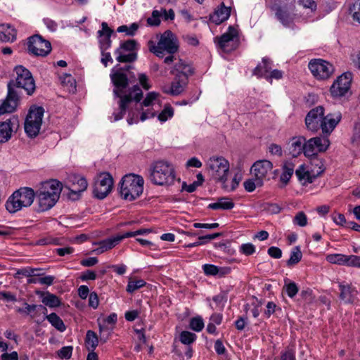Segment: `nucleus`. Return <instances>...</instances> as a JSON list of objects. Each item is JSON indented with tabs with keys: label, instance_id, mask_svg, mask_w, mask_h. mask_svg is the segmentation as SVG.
Instances as JSON below:
<instances>
[{
	"label": "nucleus",
	"instance_id": "5",
	"mask_svg": "<svg viewBox=\"0 0 360 360\" xmlns=\"http://www.w3.org/2000/svg\"><path fill=\"white\" fill-rule=\"evenodd\" d=\"M143 179L139 175L129 174L125 175L120 182L121 196L127 200H134L143 191Z\"/></svg>",
	"mask_w": 360,
	"mask_h": 360
},
{
	"label": "nucleus",
	"instance_id": "50",
	"mask_svg": "<svg viewBox=\"0 0 360 360\" xmlns=\"http://www.w3.org/2000/svg\"><path fill=\"white\" fill-rule=\"evenodd\" d=\"M244 188L248 192H252L256 187H260L263 185L262 182L255 177L248 179L244 182Z\"/></svg>",
	"mask_w": 360,
	"mask_h": 360
},
{
	"label": "nucleus",
	"instance_id": "32",
	"mask_svg": "<svg viewBox=\"0 0 360 360\" xmlns=\"http://www.w3.org/2000/svg\"><path fill=\"white\" fill-rule=\"evenodd\" d=\"M124 239L123 234H119L113 237L107 238L99 243L98 248L96 250L98 253H103L116 246L122 240Z\"/></svg>",
	"mask_w": 360,
	"mask_h": 360
},
{
	"label": "nucleus",
	"instance_id": "27",
	"mask_svg": "<svg viewBox=\"0 0 360 360\" xmlns=\"http://www.w3.org/2000/svg\"><path fill=\"white\" fill-rule=\"evenodd\" d=\"M274 10L276 18L283 26L290 27L293 23L294 16L290 13L286 6H276Z\"/></svg>",
	"mask_w": 360,
	"mask_h": 360
},
{
	"label": "nucleus",
	"instance_id": "33",
	"mask_svg": "<svg viewBox=\"0 0 360 360\" xmlns=\"http://www.w3.org/2000/svg\"><path fill=\"white\" fill-rule=\"evenodd\" d=\"M271 70V61L269 58H264L260 63L254 69L253 74L258 77L266 79Z\"/></svg>",
	"mask_w": 360,
	"mask_h": 360
},
{
	"label": "nucleus",
	"instance_id": "13",
	"mask_svg": "<svg viewBox=\"0 0 360 360\" xmlns=\"http://www.w3.org/2000/svg\"><path fill=\"white\" fill-rule=\"evenodd\" d=\"M311 74L317 79H326L329 78L334 72L333 65L323 59L311 60L308 65Z\"/></svg>",
	"mask_w": 360,
	"mask_h": 360
},
{
	"label": "nucleus",
	"instance_id": "52",
	"mask_svg": "<svg viewBox=\"0 0 360 360\" xmlns=\"http://www.w3.org/2000/svg\"><path fill=\"white\" fill-rule=\"evenodd\" d=\"M179 339L181 343L190 345L196 339V335L189 331H182L180 333Z\"/></svg>",
	"mask_w": 360,
	"mask_h": 360
},
{
	"label": "nucleus",
	"instance_id": "36",
	"mask_svg": "<svg viewBox=\"0 0 360 360\" xmlns=\"http://www.w3.org/2000/svg\"><path fill=\"white\" fill-rule=\"evenodd\" d=\"M295 165L291 162H286L283 166V172L280 176V181L286 185L290 181L294 172Z\"/></svg>",
	"mask_w": 360,
	"mask_h": 360
},
{
	"label": "nucleus",
	"instance_id": "46",
	"mask_svg": "<svg viewBox=\"0 0 360 360\" xmlns=\"http://www.w3.org/2000/svg\"><path fill=\"white\" fill-rule=\"evenodd\" d=\"M139 27V24L136 22H134L131 24L129 27H128L127 25H121L117 27V31L118 32H125L126 35L127 36H134L135 35Z\"/></svg>",
	"mask_w": 360,
	"mask_h": 360
},
{
	"label": "nucleus",
	"instance_id": "24",
	"mask_svg": "<svg viewBox=\"0 0 360 360\" xmlns=\"http://www.w3.org/2000/svg\"><path fill=\"white\" fill-rule=\"evenodd\" d=\"M17 121L14 118L0 122V143H6L11 139Z\"/></svg>",
	"mask_w": 360,
	"mask_h": 360
},
{
	"label": "nucleus",
	"instance_id": "21",
	"mask_svg": "<svg viewBox=\"0 0 360 360\" xmlns=\"http://www.w3.org/2000/svg\"><path fill=\"white\" fill-rule=\"evenodd\" d=\"M8 95L0 105V115L13 112L18 106V94L11 89L10 84L8 85Z\"/></svg>",
	"mask_w": 360,
	"mask_h": 360
},
{
	"label": "nucleus",
	"instance_id": "39",
	"mask_svg": "<svg viewBox=\"0 0 360 360\" xmlns=\"http://www.w3.org/2000/svg\"><path fill=\"white\" fill-rule=\"evenodd\" d=\"M98 343V338L95 332L88 330L86 335L85 344L89 351H94Z\"/></svg>",
	"mask_w": 360,
	"mask_h": 360
},
{
	"label": "nucleus",
	"instance_id": "61",
	"mask_svg": "<svg viewBox=\"0 0 360 360\" xmlns=\"http://www.w3.org/2000/svg\"><path fill=\"white\" fill-rule=\"evenodd\" d=\"M159 12L161 13V18L165 20H173L175 17L174 11L172 9L167 11L165 8H161Z\"/></svg>",
	"mask_w": 360,
	"mask_h": 360
},
{
	"label": "nucleus",
	"instance_id": "64",
	"mask_svg": "<svg viewBox=\"0 0 360 360\" xmlns=\"http://www.w3.org/2000/svg\"><path fill=\"white\" fill-rule=\"evenodd\" d=\"M352 11L354 20L360 22V0L354 4Z\"/></svg>",
	"mask_w": 360,
	"mask_h": 360
},
{
	"label": "nucleus",
	"instance_id": "15",
	"mask_svg": "<svg viewBox=\"0 0 360 360\" xmlns=\"http://www.w3.org/2000/svg\"><path fill=\"white\" fill-rule=\"evenodd\" d=\"M28 51L37 56H46L51 51V43L39 35H34L28 39Z\"/></svg>",
	"mask_w": 360,
	"mask_h": 360
},
{
	"label": "nucleus",
	"instance_id": "30",
	"mask_svg": "<svg viewBox=\"0 0 360 360\" xmlns=\"http://www.w3.org/2000/svg\"><path fill=\"white\" fill-rule=\"evenodd\" d=\"M188 79L186 78H181L175 76L174 81L171 84V86L168 89H165L164 92L173 96L179 95L183 92L186 85L187 84Z\"/></svg>",
	"mask_w": 360,
	"mask_h": 360
},
{
	"label": "nucleus",
	"instance_id": "49",
	"mask_svg": "<svg viewBox=\"0 0 360 360\" xmlns=\"http://www.w3.org/2000/svg\"><path fill=\"white\" fill-rule=\"evenodd\" d=\"M41 271V269H33L30 267H25L18 269L15 275V278H20V276H24L26 277H32L34 276H39V274H36V271Z\"/></svg>",
	"mask_w": 360,
	"mask_h": 360
},
{
	"label": "nucleus",
	"instance_id": "20",
	"mask_svg": "<svg viewBox=\"0 0 360 360\" xmlns=\"http://www.w3.org/2000/svg\"><path fill=\"white\" fill-rule=\"evenodd\" d=\"M272 163L266 160L257 161L251 167V174L262 184L264 181L268 179V174L272 169Z\"/></svg>",
	"mask_w": 360,
	"mask_h": 360
},
{
	"label": "nucleus",
	"instance_id": "55",
	"mask_svg": "<svg viewBox=\"0 0 360 360\" xmlns=\"http://www.w3.org/2000/svg\"><path fill=\"white\" fill-rule=\"evenodd\" d=\"M161 13L158 10H153L151 17L147 19V23L150 26H158L160 24Z\"/></svg>",
	"mask_w": 360,
	"mask_h": 360
},
{
	"label": "nucleus",
	"instance_id": "54",
	"mask_svg": "<svg viewBox=\"0 0 360 360\" xmlns=\"http://www.w3.org/2000/svg\"><path fill=\"white\" fill-rule=\"evenodd\" d=\"M174 115V109L170 105H166L158 115V118L160 122H165Z\"/></svg>",
	"mask_w": 360,
	"mask_h": 360
},
{
	"label": "nucleus",
	"instance_id": "42",
	"mask_svg": "<svg viewBox=\"0 0 360 360\" xmlns=\"http://www.w3.org/2000/svg\"><path fill=\"white\" fill-rule=\"evenodd\" d=\"M159 94L155 92H150L147 94L144 98L141 105L144 107H153L155 105H160V101L158 99Z\"/></svg>",
	"mask_w": 360,
	"mask_h": 360
},
{
	"label": "nucleus",
	"instance_id": "14",
	"mask_svg": "<svg viewBox=\"0 0 360 360\" xmlns=\"http://www.w3.org/2000/svg\"><path fill=\"white\" fill-rule=\"evenodd\" d=\"M137 43L134 39L122 42L115 51L116 60L120 63H131L136 60V53L134 52Z\"/></svg>",
	"mask_w": 360,
	"mask_h": 360
},
{
	"label": "nucleus",
	"instance_id": "31",
	"mask_svg": "<svg viewBox=\"0 0 360 360\" xmlns=\"http://www.w3.org/2000/svg\"><path fill=\"white\" fill-rule=\"evenodd\" d=\"M230 13V8L222 5L210 15V20L216 25H219L229 18Z\"/></svg>",
	"mask_w": 360,
	"mask_h": 360
},
{
	"label": "nucleus",
	"instance_id": "22",
	"mask_svg": "<svg viewBox=\"0 0 360 360\" xmlns=\"http://www.w3.org/2000/svg\"><path fill=\"white\" fill-rule=\"evenodd\" d=\"M321 174V170L317 172L312 169H307L304 165H301L296 170L295 175L299 181L303 185L306 186L311 184L314 179Z\"/></svg>",
	"mask_w": 360,
	"mask_h": 360
},
{
	"label": "nucleus",
	"instance_id": "3",
	"mask_svg": "<svg viewBox=\"0 0 360 360\" xmlns=\"http://www.w3.org/2000/svg\"><path fill=\"white\" fill-rule=\"evenodd\" d=\"M35 193L30 187H21L13 193L6 202V209L10 213H15L30 207L34 202Z\"/></svg>",
	"mask_w": 360,
	"mask_h": 360
},
{
	"label": "nucleus",
	"instance_id": "6",
	"mask_svg": "<svg viewBox=\"0 0 360 360\" xmlns=\"http://www.w3.org/2000/svg\"><path fill=\"white\" fill-rule=\"evenodd\" d=\"M178 49L179 43L176 35L170 30H167L160 36L157 45L153 46L150 50L156 56L163 58L165 53L174 54Z\"/></svg>",
	"mask_w": 360,
	"mask_h": 360
},
{
	"label": "nucleus",
	"instance_id": "8",
	"mask_svg": "<svg viewBox=\"0 0 360 360\" xmlns=\"http://www.w3.org/2000/svg\"><path fill=\"white\" fill-rule=\"evenodd\" d=\"M212 176L219 182L224 181L229 172V163L222 157H212L207 163Z\"/></svg>",
	"mask_w": 360,
	"mask_h": 360
},
{
	"label": "nucleus",
	"instance_id": "51",
	"mask_svg": "<svg viewBox=\"0 0 360 360\" xmlns=\"http://www.w3.org/2000/svg\"><path fill=\"white\" fill-rule=\"evenodd\" d=\"M61 83L66 86L70 92H75L76 90V83L74 78L70 75H65L61 77Z\"/></svg>",
	"mask_w": 360,
	"mask_h": 360
},
{
	"label": "nucleus",
	"instance_id": "56",
	"mask_svg": "<svg viewBox=\"0 0 360 360\" xmlns=\"http://www.w3.org/2000/svg\"><path fill=\"white\" fill-rule=\"evenodd\" d=\"M293 223L301 227L305 226L307 224V215L303 212H297L293 219Z\"/></svg>",
	"mask_w": 360,
	"mask_h": 360
},
{
	"label": "nucleus",
	"instance_id": "19",
	"mask_svg": "<svg viewBox=\"0 0 360 360\" xmlns=\"http://www.w3.org/2000/svg\"><path fill=\"white\" fill-rule=\"evenodd\" d=\"M341 120L342 113L338 110L328 113L326 116L323 115L321 123L323 134L326 136L330 134Z\"/></svg>",
	"mask_w": 360,
	"mask_h": 360
},
{
	"label": "nucleus",
	"instance_id": "62",
	"mask_svg": "<svg viewBox=\"0 0 360 360\" xmlns=\"http://www.w3.org/2000/svg\"><path fill=\"white\" fill-rule=\"evenodd\" d=\"M72 352V347H63L58 351V356L62 359H68L71 357Z\"/></svg>",
	"mask_w": 360,
	"mask_h": 360
},
{
	"label": "nucleus",
	"instance_id": "60",
	"mask_svg": "<svg viewBox=\"0 0 360 360\" xmlns=\"http://www.w3.org/2000/svg\"><path fill=\"white\" fill-rule=\"evenodd\" d=\"M151 230L149 229H140L136 231H129L123 234L124 238L129 237H134L137 235H146L150 233Z\"/></svg>",
	"mask_w": 360,
	"mask_h": 360
},
{
	"label": "nucleus",
	"instance_id": "16",
	"mask_svg": "<svg viewBox=\"0 0 360 360\" xmlns=\"http://www.w3.org/2000/svg\"><path fill=\"white\" fill-rule=\"evenodd\" d=\"M65 184V188L70 190L69 197L72 200H77L88 186L85 178L76 174L70 175Z\"/></svg>",
	"mask_w": 360,
	"mask_h": 360
},
{
	"label": "nucleus",
	"instance_id": "41",
	"mask_svg": "<svg viewBox=\"0 0 360 360\" xmlns=\"http://www.w3.org/2000/svg\"><path fill=\"white\" fill-rule=\"evenodd\" d=\"M326 260L331 264H349V257H347L345 255L342 254H332L328 255L326 257Z\"/></svg>",
	"mask_w": 360,
	"mask_h": 360
},
{
	"label": "nucleus",
	"instance_id": "12",
	"mask_svg": "<svg viewBox=\"0 0 360 360\" xmlns=\"http://www.w3.org/2000/svg\"><path fill=\"white\" fill-rule=\"evenodd\" d=\"M113 179L108 172H103L98 175L94 184L93 193L98 199H104L112 191Z\"/></svg>",
	"mask_w": 360,
	"mask_h": 360
},
{
	"label": "nucleus",
	"instance_id": "9",
	"mask_svg": "<svg viewBox=\"0 0 360 360\" xmlns=\"http://www.w3.org/2000/svg\"><path fill=\"white\" fill-rule=\"evenodd\" d=\"M214 42L223 52L229 53L235 50L238 45L237 30L232 26H229L225 33L214 38Z\"/></svg>",
	"mask_w": 360,
	"mask_h": 360
},
{
	"label": "nucleus",
	"instance_id": "1",
	"mask_svg": "<svg viewBox=\"0 0 360 360\" xmlns=\"http://www.w3.org/2000/svg\"><path fill=\"white\" fill-rule=\"evenodd\" d=\"M112 82L115 86L113 93L116 97L120 98L118 112L113 113V121H118L124 117L128 104L134 100L137 102L140 101L143 93L141 89L136 85L134 86L131 89H127L129 85V79L127 75L122 70H112L110 74Z\"/></svg>",
	"mask_w": 360,
	"mask_h": 360
},
{
	"label": "nucleus",
	"instance_id": "40",
	"mask_svg": "<svg viewBox=\"0 0 360 360\" xmlns=\"http://www.w3.org/2000/svg\"><path fill=\"white\" fill-rule=\"evenodd\" d=\"M42 302L50 308L59 307L61 304L60 299L55 295L47 292L42 298Z\"/></svg>",
	"mask_w": 360,
	"mask_h": 360
},
{
	"label": "nucleus",
	"instance_id": "59",
	"mask_svg": "<svg viewBox=\"0 0 360 360\" xmlns=\"http://www.w3.org/2000/svg\"><path fill=\"white\" fill-rule=\"evenodd\" d=\"M202 269L204 271V273L207 276H217V266L206 264L202 266Z\"/></svg>",
	"mask_w": 360,
	"mask_h": 360
},
{
	"label": "nucleus",
	"instance_id": "37",
	"mask_svg": "<svg viewBox=\"0 0 360 360\" xmlns=\"http://www.w3.org/2000/svg\"><path fill=\"white\" fill-rule=\"evenodd\" d=\"M45 316L49 322L57 330L60 332L65 330L66 328L63 320L56 313H51L49 315L46 314Z\"/></svg>",
	"mask_w": 360,
	"mask_h": 360
},
{
	"label": "nucleus",
	"instance_id": "4",
	"mask_svg": "<svg viewBox=\"0 0 360 360\" xmlns=\"http://www.w3.org/2000/svg\"><path fill=\"white\" fill-rule=\"evenodd\" d=\"M149 172L150 180L156 185L171 184L175 179L173 166L169 162L164 160L155 162L151 166Z\"/></svg>",
	"mask_w": 360,
	"mask_h": 360
},
{
	"label": "nucleus",
	"instance_id": "35",
	"mask_svg": "<svg viewBox=\"0 0 360 360\" xmlns=\"http://www.w3.org/2000/svg\"><path fill=\"white\" fill-rule=\"evenodd\" d=\"M234 207V203L228 198H221L217 202L210 203L208 208L212 210H229Z\"/></svg>",
	"mask_w": 360,
	"mask_h": 360
},
{
	"label": "nucleus",
	"instance_id": "29",
	"mask_svg": "<svg viewBox=\"0 0 360 360\" xmlns=\"http://www.w3.org/2000/svg\"><path fill=\"white\" fill-rule=\"evenodd\" d=\"M193 72L192 68L181 59H179V61L175 63L174 68L171 70L172 75L187 79L188 77L192 75Z\"/></svg>",
	"mask_w": 360,
	"mask_h": 360
},
{
	"label": "nucleus",
	"instance_id": "10",
	"mask_svg": "<svg viewBox=\"0 0 360 360\" xmlns=\"http://www.w3.org/2000/svg\"><path fill=\"white\" fill-rule=\"evenodd\" d=\"M14 70L16 73L15 85L25 89L28 95H32L36 89L32 73L22 65L16 66Z\"/></svg>",
	"mask_w": 360,
	"mask_h": 360
},
{
	"label": "nucleus",
	"instance_id": "26",
	"mask_svg": "<svg viewBox=\"0 0 360 360\" xmlns=\"http://www.w3.org/2000/svg\"><path fill=\"white\" fill-rule=\"evenodd\" d=\"M102 30L98 32V41L101 50H107L111 46L110 37L112 30L108 27L105 22L101 24Z\"/></svg>",
	"mask_w": 360,
	"mask_h": 360
},
{
	"label": "nucleus",
	"instance_id": "57",
	"mask_svg": "<svg viewBox=\"0 0 360 360\" xmlns=\"http://www.w3.org/2000/svg\"><path fill=\"white\" fill-rule=\"evenodd\" d=\"M284 288L287 295L291 298L295 297L298 292V287L294 282H290L288 284H285Z\"/></svg>",
	"mask_w": 360,
	"mask_h": 360
},
{
	"label": "nucleus",
	"instance_id": "43",
	"mask_svg": "<svg viewBox=\"0 0 360 360\" xmlns=\"http://www.w3.org/2000/svg\"><path fill=\"white\" fill-rule=\"evenodd\" d=\"M221 235L220 233H215L213 234H209L204 236H200L198 238V240L197 242L189 243L186 245L187 248H193L198 245H204L207 243L209 240H214L218 237H219Z\"/></svg>",
	"mask_w": 360,
	"mask_h": 360
},
{
	"label": "nucleus",
	"instance_id": "23",
	"mask_svg": "<svg viewBox=\"0 0 360 360\" xmlns=\"http://www.w3.org/2000/svg\"><path fill=\"white\" fill-rule=\"evenodd\" d=\"M306 139L304 136L292 137L288 143L289 153L296 158L302 153H304Z\"/></svg>",
	"mask_w": 360,
	"mask_h": 360
},
{
	"label": "nucleus",
	"instance_id": "2",
	"mask_svg": "<svg viewBox=\"0 0 360 360\" xmlns=\"http://www.w3.org/2000/svg\"><path fill=\"white\" fill-rule=\"evenodd\" d=\"M61 191L62 184L58 180L51 179L43 182L35 193L37 211L45 212L53 207L58 200Z\"/></svg>",
	"mask_w": 360,
	"mask_h": 360
},
{
	"label": "nucleus",
	"instance_id": "48",
	"mask_svg": "<svg viewBox=\"0 0 360 360\" xmlns=\"http://www.w3.org/2000/svg\"><path fill=\"white\" fill-rule=\"evenodd\" d=\"M146 284V283L142 279L137 281H133L130 279L128 282L126 290L129 293H133L134 291L143 287Z\"/></svg>",
	"mask_w": 360,
	"mask_h": 360
},
{
	"label": "nucleus",
	"instance_id": "58",
	"mask_svg": "<svg viewBox=\"0 0 360 360\" xmlns=\"http://www.w3.org/2000/svg\"><path fill=\"white\" fill-rule=\"evenodd\" d=\"M297 4L302 6L304 8L310 9L311 12L316 9V4L313 0H297Z\"/></svg>",
	"mask_w": 360,
	"mask_h": 360
},
{
	"label": "nucleus",
	"instance_id": "63",
	"mask_svg": "<svg viewBox=\"0 0 360 360\" xmlns=\"http://www.w3.org/2000/svg\"><path fill=\"white\" fill-rule=\"evenodd\" d=\"M240 250L246 255H251L255 252V247L252 243H245L240 246Z\"/></svg>",
	"mask_w": 360,
	"mask_h": 360
},
{
	"label": "nucleus",
	"instance_id": "18",
	"mask_svg": "<svg viewBox=\"0 0 360 360\" xmlns=\"http://www.w3.org/2000/svg\"><path fill=\"white\" fill-rule=\"evenodd\" d=\"M324 115V108L319 105L311 109L305 117V124L307 129L317 131L321 129V123Z\"/></svg>",
	"mask_w": 360,
	"mask_h": 360
},
{
	"label": "nucleus",
	"instance_id": "47",
	"mask_svg": "<svg viewBox=\"0 0 360 360\" xmlns=\"http://www.w3.org/2000/svg\"><path fill=\"white\" fill-rule=\"evenodd\" d=\"M310 158V165H311V169L313 171H319V169L321 170V174L324 171V165L323 162L321 159L319 158L317 155L308 157Z\"/></svg>",
	"mask_w": 360,
	"mask_h": 360
},
{
	"label": "nucleus",
	"instance_id": "45",
	"mask_svg": "<svg viewBox=\"0 0 360 360\" xmlns=\"http://www.w3.org/2000/svg\"><path fill=\"white\" fill-rule=\"evenodd\" d=\"M240 177L236 174L230 182H228L226 179L224 181L221 182L223 188L227 191H234L238 186Z\"/></svg>",
	"mask_w": 360,
	"mask_h": 360
},
{
	"label": "nucleus",
	"instance_id": "34",
	"mask_svg": "<svg viewBox=\"0 0 360 360\" xmlns=\"http://www.w3.org/2000/svg\"><path fill=\"white\" fill-rule=\"evenodd\" d=\"M340 294V299L344 301L345 303H352L354 300V294L355 290L349 285H339Z\"/></svg>",
	"mask_w": 360,
	"mask_h": 360
},
{
	"label": "nucleus",
	"instance_id": "53",
	"mask_svg": "<svg viewBox=\"0 0 360 360\" xmlns=\"http://www.w3.org/2000/svg\"><path fill=\"white\" fill-rule=\"evenodd\" d=\"M189 326L192 330L200 332L204 328V322L200 316H197L191 319Z\"/></svg>",
	"mask_w": 360,
	"mask_h": 360
},
{
	"label": "nucleus",
	"instance_id": "17",
	"mask_svg": "<svg viewBox=\"0 0 360 360\" xmlns=\"http://www.w3.org/2000/svg\"><path fill=\"white\" fill-rule=\"evenodd\" d=\"M330 146V141L326 136L311 138L305 142L304 155L310 157L316 155L319 152H325Z\"/></svg>",
	"mask_w": 360,
	"mask_h": 360
},
{
	"label": "nucleus",
	"instance_id": "38",
	"mask_svg": "<svg viewBox=\"0 0 360 360\" xmlns=\"http://www.w3.org/2000/svg\"><path fill=\"white\" fill-rule=\"evenodd\" d=\"M98 326L100 332V340L103 342H106L112 332L113 326L103 321L98 322Z\"/></svg>",
	"mask_w": 360,
	"mask_h": 360
},
{
	"label": "nucleus",
	"instance_id": "25",
	"mask_svg": "<svg viewBox=\"0 0 360 360\" xmlns=\"http://www.w3.org/2000/svg\"><path fill=\"white\" fill-rule=\"evenodd\" d=\"M17 39V30L10 24H0V42L13 43Z\"/></svg>",
	"mask_w": 360,
	"mask_h": 360
},
{
	"label": "nucleus",
	"instance_id": "11",
	"mask_svg": "<svg viewBox=\"0 0 360 360\" xmlns=\"http://www.w3.org/2000/svg\"><path fill=\"white\" fill-rule=\"evenodd\" d=\"M352 75L350 72H345L339 76L333 83L330 92L334 98H340L349 93Z\"/></svg>",
	"mask_w": 360,
	"mask_h": 360
},
{
	"label": "nucleus",
	"instance_id": "28",
	"mask_svg": "<svg viewBox=\"0 0 360 360\" xmlns=\"http://www.w3.org/2000/svg\"><path fill=\"white\" fill-rule=\"evenodd\" d=\"M25 308L17 307L16 311L20 314H25L26 315L30 314L32 318H34L38 316V314H42L46 315L47 314V309L46 307L41 304H28L27 303H25Z\"/></svg>",
	"mask_w": 360,
	"mask_h": 360
},
{
	"label": "nucleus",
	"instance_id": "44",
	"mask_svg": "<svg viewBox=\"0 0 360 360\" xmlns=\"http://www.w3.org/2000/svg\"><path fill=\"white\" fill-rule=\"evenodd\" d=\"M302 257V254L300 247L296 246L293 248L290 253V257L287 261V264L288 266H292L297 264L301 260Z\"/></svg>",
	"mask_w": 360,
	"mask_h": 360
},
{
	"label": "nucleus",
	"instance_id": "7",
	"mask_svg": "<svg viewBox=\"0 0 360 360\" xmlns=\"http://www.w3.org/2000/svg\"><path fill=\"white\" fill-rule=\"evenodd\" d=\"M44 109L33 105L30 107L24 124L25 131L30 138L36 137L41 129Z\"/></svg>",
	"mask_w": 360,
	"mask_h": 360
}]
</instances>
